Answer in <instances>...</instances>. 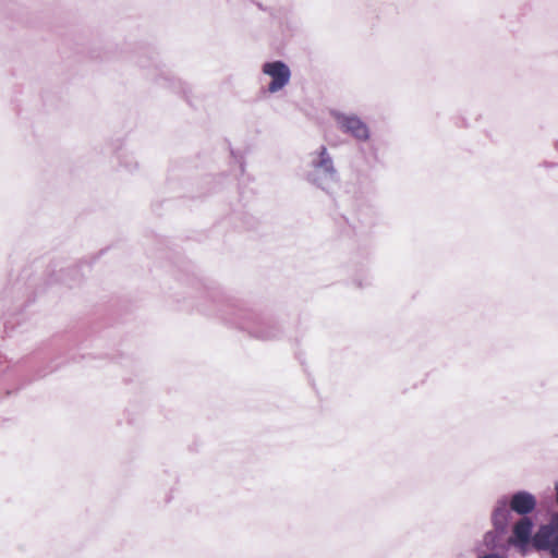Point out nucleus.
I'll list each match as a JSON object with an SVG mask.
<instances>
[{"label": "nucleus", "mask_w": 558, "mask_h": 558, "mask_svg": "<svg viewBox=\"0 0 558 558\" xmlns=\"http://www.w3.org/2000/svg\"><path fill=\"white\" fill-rule=\"evenodd\" d=\"M304 179L325 192H329L340 181L333 156L325 145L306 155L304 165Z\"/></svg>", "instance_id": "obj_1"}, {"label": "nucleus", "mask_w": 558, "mask_h": 558, "mask_svg": "<svg viewBox=\"0 0 558 558\" xmlns=\"http://www.w3.org/2000/svg\"><path fill=\"white\" fill-rule=\"evenodd\" d=\"M331 117L337 128L359 142H367L371 137L368 125L355 113L332 110Z\"/></svg>", "instance_id": "obj_2"}, {"label": "nucleus", "mask_w": 558, "mask_h": 558, "mask_svg": "<svg viewBox=\"0 0 558 558\" xmlns=\"http://www.w3.org/2000/svg\"><path fill=\"white\" fill-rule=\"evenodd\" d=\"M532 541L536 549L546 550L551 558H558V512L547 524L539 526Z\"/></svg>", "instance_id": "obj_3"}, {"label": "nucleus", "mask_w": 558, "mask_h": 558, "mask_svg": "<svg viewBox=\"0 0 558 558\" xmlns=\"http://www.w3.org/2000/svg\"><path fill=\"white\" fill-rule=\"evenodd\" d=\"M262 72L271 78L267 87L270 94L283 89L291 78L290 68L281 60L265 62L262 66Z\"/></svg>", "instance_id": "obj_4"}, {"label": "nucleus", "mask_w": 558, "mask_h": 558, "mask_svg": "<svg viewBox=\"0 0 558 558\" xmlns=\"http://www.w3.org/2000/svg\"><path fill=\"white\" fill-rule=\"evenodd\" d=\"M533 525V521L529 517H522L513 525L509 543L517 547H525L532 538Z\"/></svg>", "instance_id": "obj_5"}, {"label": "nucleus", "mask_w": 558, "mask_h": 558, "mask_svg": "<svg viewBox=\"0 0 558 558\" xmlns=\"http://www.w3.org/2000/svg\"><path fill=\"white\" fill-rule=\"evenodd\" d=\"M510 502L507 497H501L496 501L492 512V523L499 533H505L510 518Z\"/></svg>", "instance_id": "obj_6"}, {"label": "nucleus", "mask_w": 558, "mask_h": 558, "mask_svg": "<svg viewBox=\"0 0 558 558\" xmlns=\"http://www.w3.org/2000/svg\"><path fill=\"white\" fill-rule=\"evenodd\" d=\"M509 502L510 509L522 517H526L536 507L535 497L525 490L514 493Z\"/></svg>", "instance_id": "obj_7"}, {"label": "nucleus", "mask_w": 558, "mask_h": 558, "mask_svg": "<svg viewBox=\"0 0 558 558\" xmlns=\"http://www.w3.org/2000/svg\"><path fill=\"white\" fill-rule=\"evenodd\" d=\"M480 558H502V557L499 554L490 553V554H485V555L481 556Z\"/></svg>", "instance_id": "obj_8"}, {"label": "nucleus", "mask_w": 558, "mask_h": 558, "mask_svg": "<svg viewBox=\"0 0 558 558\" xmlns=\"http://www.w3.org/2000/svg\"><path fill=\"white\" fill-rule=\"evenodd\" d=\"M367 284H368V281H367V280H366V282H365V283H363L362 281H356V286H357L359 288H363L364 286H367Z\"/></svg>", "instance_id": "obj_9"}, {"label": "nucleus", "mask_w": 558, "mask_h": 558, "mask_svg": "<svg viewBox=\"0 0 558 558\" xmlns=\"http://www.w3.org/2000/svg\"><path fill=\"white\" fill-rule=\"evenodd\" d=\"M555 492H556V501H557V505H558V482L555 485Z\"/></svg>", "instance_id": "obj_10"}]
</instances>
